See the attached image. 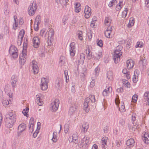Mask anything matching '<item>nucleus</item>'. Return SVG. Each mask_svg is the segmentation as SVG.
I'll use <instances>...</instances> for the list:
<instances>
[{
	"label": "nucleus",
	"mask_w": 149,
	"mask_h": 149,
	"mask_svg": "<svg viewBox=\"0 0 149 149\" xmlns=\"http://www.w3.org/2000/svg\"><path fill=\"white\" fill-rule=\"evenodd\" d=\"M95 101V98L94 95H90L89 97H87L85 99V102L83 104V109L86 112L89 111V105L91 103H94Z\"/></svg>",
	"instance_id": "obj_1"
},
{
	"label": "nucleus",
	"mask_w": 149,
	"mask_h": 149,
	"mask_svg": "<svg viewBox=\"0 0 149 149\" xmlns=\"http://www.w3.org/2000/svg\"><path fill=\"white\" fill-rule=\"evenodd\" d=\"M16 116L12 113L7 115L6 123V125L8 128L11 127L16 121Z\"/></svg>",
	"instance_id": "obj_2"
},
{
	"label": "nucleus",
	"mask_w": 149,
	"mask_h": 149,
	"mask_svg": "<svg viewBox=\"0 0 149 149\" xmlns=\"http://www.w3.org/2000/svg\"><path fill=\"white\" fill-rule=\"evenodd\" d=\"M122 47L119 45L117 47L115 51L113 58L114 62L116 63H117L120 61V58L122 54V52L120 51L122 50Z\"/></svg>",
	"instance_id": "obj_3"
},
{
	"label": "nucleus",
	"mask_w": 149,
	"mask_h": 149,
	"mask_svg": "<svg viewBox=\"0 0 149 149\" xmlns=\"http://www.w3.org/2000/svg\"><path fill=\"white\" fill-rule=\"evenodd\" d=\"M26 45L25 46L24 44L22 53L20 54L19 57V63L21 65H24L26 61Z\"/></svg>",
	"instance_id": "obj_4"
},
{
	"label": "nucleus",
	"mask_w": 149,
	"mask_h": 149,
	"mask_svg": "<svg viewBox=\"0 0 149 149\" xmlns=\"http://www.w3.org/2000/svg\"><path fill=\"white\" fill-rule=\"evenodd\" d=\"M59 101L57 99H55L50 104V109L52 111H55L58 109L59 106Z\"/></svg>",
	"instance_id": "obj_5"
},
{
	"label": "nucleus",
	"mask_w": 149,
	"mask_h": 149,
	"mask_svg": "<svg viewBox=\"0 0 149 149\" xmlns=\"http://www.w3.org/2000/svg\"><path fill=\"white\" fill-rule=\"evenodd\" d=\"M17 49L15 46H11L9 49L10 54L14 58H15L17 57Z\"/></svg>",
	"instance_id": "obj_6"
},
{
	"label": "nucleus",
	"mask_w": 149,
	"mask_h": 149,
	"mask_svg": "<svg viewBox=\"0 0 149 149\" xmlns=\"http://www.w3.org/2000/svg\"><path fill=\"white\" fill-rule=\"evenodd\" d=\"M48 79L45 78H42L41 79V88L42 90H45L48 88Z\"/></svg>",
	"instance_id": "obj_7"
},
{
	"label": "nucleus",
	"mask_w": 149,
	"mask_h": 149,
	"mask_svg": "<svg viewBox=\"0 0 149 149\" xmlns=\"http://www.w3.org/2000/svg\"><path fill=\"white\" fill-rule=\"evenodd\" d=\"M35 3H33L31 5H30L29 8L28 12L29 15L32 16L35 13L36 8Z\"/></svg>",
	"instance_id": "obj_8"
},
{
	"label": "nucleus",
	"mask_w": 149,
	"mask_h": 149,
	"mask_svg": "<svg viewBox=\"0 0 149 149\" xmlns=\"http://www.w3.org/2000/svg\"><path fill=\"white\" fill-rule=\"evenodd\" d=\"M91 8L88 6H85L84 11V13L85 14V17L86 18H88L90 17L91 14Z\"/></svg>",
	"instance_id": "obj_9"
},
{
	"label": "nucleus",
	"mask_w": 149,
	"mask_h": 149,
	"mask_svg": "<svg viewBox=\"0 0 149 149\" xmlns=\"http://www.w3.org/2000/svg\"><path fill=\"white\" fill-rule=\"evenodd\" d=\"M24 33L25 31L23 29L21 30L19 32L18 38L17 43L18 45H21L22 41L24 36Z\"/></svg>",
	"instance_id": "obj_10"
},
{
	"label": "nucleus",
	"mask_w": 149,
	"mask_h": 149,
	"mask_svg": "<svg viewBox=\"0 0 149 149\" xmlns=\"http://www.w3.org/2000/svg\"><path fill=\"white\" fill-rule=\"evenodd\" d=\"M40 16H37L35 19V24L34 26V29L35 31H37L38 30V24L40 22Z\"/></svg>",
	"instance_id": "obj_11"
},
{
	"label": "nucleus",
	"mask_w": 149,
	"mask_h": 149,
	"mask_svg": "<svg viewBox=\"0 0 149 149\" xmlns=\"http://www.w3.org/2000/svg\"><path fill=\"white\" fill-rule=\"evenodd\" d=\"M32 63L33 73L35 74H36L38 73L39 70L38 65H37V63L35 61L33 60L32 61Z\"/></svg>",
	"instance_id": "obj_12"
},
{
	"label": "nucleus",
	"mask_w": 149,
	"mask_h": 149,
	"mask_svg": "<svg viewBox=\"0 0 149 149\" xmlns=\"http://www.w3.org/2000/svg\"><path fill=\"white\" fill-rule=\"evenodd\" d=\"M40 39L38 37H34L33 38V46L35 48L38 47L40 44Z\"/></svg>",
	"instance_id": "obj_13"
},
{
	"label": "nucleus",
	"mask_w": 149,
	"mask_h": 149,
	"mask_svg": "<svg viewBox=\"0 0 149 149\" xmlns=\"http://www.w3.org/2000/svg\"><path fill=\"white\" fill-rule=\"evenodd\" d=\"M127 66L128 69H131L133 68L134 64V61L131 59L128 60L126 62Z\"/></svg>",
	"instance_id": "obj_14"
},
{
	"label": "nucleus",
	"mask_w": 149,
	"mask_h": 149,
	"mask_svg": "<svg viewBox=\"0 0 149 149\" xmlns=\"http://www.w3.org/2000/svg\"><path fill=\"white\" fill-rule=\"evenodd\" d=\"M17 79L15 75H13L11 77V85L13 88L16 87L17 84Z\"/></svg>",
	"instance_id": "obj_15"
},
{
	"label": "nucleus",
	"mask_w": 149,
	"mask_h": 149,
	"mask_svg": "<svg viewBox=\"0 0 149 149\" xmlns=\"http://www.w3.org/2000/svg\"><path fill=\"white\" fill-rule=\"evenodd\" d=\"M108 139V138L107 136L103 137L101 141L102 144V147L103 148L105 149L107 145V141Z\"/></svg>",
	"instance_id": "obj_16"
},
{
	"label": "nucleus",
	"mask_w": 149,
	"mask_h": 149,
	"mask_svg": "<svg viewBox=\"0 0 149 149\" xmlns=\"http://www.w3.org/2000/svg\"><path fill=\"white\" fill-rule=\"evenodd\" d=\"M75 43L73 42L71 43L70 45V46L71 48L70 50V55L72 56H74L75 55Z\"/></svg>",
	"instance_id": "obj_17"
},
{
	"label": "nucleus",
	"mask_w": 149,
	"mask_h": 149,
	"mask_svg": "<svg viewBox=\"0 0 149 149\" xmlns=\"http://www.w3.org/2000/svg\"><path fill=\"white\" fill-rule=\"evenodd\" d=\"M89 127V124L87 123H84L82 125L81 132L85 133L87 131V129Z\"/></svg>",
	"instance_id": "obj_18"
},
{
	"label": "nucleus",
	"mask_w": 149,
	"mask_h": 149,
	"mask_svg": "<svg viewBox=\"0 0 149 149\" xmlns=\"http://www.w3.org/2000/svg\"><path fill=\"white\" fill-rule=\"evenodd\" d=\"M112 88L109 87L107 89H105L103 91L102 94L104 96H107L112 91Z\"/></svg>",
	"instance_id": "obj_19"
},
{
	"label": "nucleus",
	"mask_w": 149,
	"mask_h": 149,
	"mask_svg": "<svg viewBox=\"0 0 149 149\" xmlns=\"http://www.w3.org/2000/svg\"><path fill=\"white\" fill-rule=\"evenodd\" d=\"M143 139L147 144L149 143V134L148 133L145 132L143 134Z\"/></svg>",
	"instance_id": "obj_20"
},
{
	"label": "nucleus",
	"mask_w": 149,
	"mask_h": 149,
	"mask_svg": "<svg viewBox=\"0 0 149 149\" xmlns=\"http://www.w3.org/2000/svg\"><path fill=\"white\" fill-rule=\"evenodd\" d=\"M111 26H108L107 30L104 32L105 35L107 38H110V34L111 31Z\"/></svg>",
	"instance_id": "obj_21"
},
{
	"label": "nucleus",
	"mask_w": 149,
	"mask_h": 149,
	"mask_svg": "<svg viewBox=\"0 0 149 149\" xmlns=\"http://www.w3.org/2000/svg\"><path fill=\"white\" fill-rule=\"evenodd\" d=\"M26 125L24 124H21L19 125L18 128V132H22L25 130Z\"/></svg>",
	"instance_id": "obj_22"
},
{
	"label": "nucleus",
	"mask_w": 149,
	"mask_h": 149,
	"mask_svg": "<svg viewBox=\"0 0 149 149\" xmlns=\"http://www.w3.org/2000/svg\"><path fill=\"white\" fill-rule=\"evenodd\" d=\"M90 141V137L88 136H85L82 140V144L84 145H87L89 143Z\"/></svg>",
	"instance_id": "obj_23"
},
{
	"label": "nucleus",
	"mask_w": 149,
	"mask_h": 149,
	"mask_svg": "<svg viewBox=\"0 0 149 149\" xmlns=\"http://www.w3.org/2000/svg\"><path fill=\"white\" fill-rule=\"evenodd\" d=\"M143 99L145 102H147V103L149 105V92H146L144 93Z\"/></svg>",
	"instance_id": "obj_24"
},
{
	"label": "nucleus",
	"mask_w": 149,
	"mask_h": 149,
	"mask_svg": "<svg viewBox=\"0 0 149 149\" xmlns=\"http://www.w3.org/2000/svg\"><path fill=\"white\" fill-rule=\"evenodd\" d=\"M102 56V52L101 51L97 52L95 55L94 59L96 60H98Z\"/></svg>",
	"instance_id": "obj_25"
},
{
	"label": "nucleus",
	"mask_w": 149,
	"mask_h": 149,
	"mask_svg": "<svg viewBox=\"0 0 149 149\" xmlns=\"http://www.w3.org/2000/svg\"><path fill=\"white\" fill-rule=\"evenodd\" d=\"M85 55L83 53H81L80 54L79 60H78L79 62L81 64H82L84 61Z\"/></svg>",
	"instance_id": "obj_26"
},
{
	"label": "nucleus",
	"mask_w": 149,
	"mask_h": 149,
	"mask_svg": "<svg viewBox=\"0 0 149 149\" xmlns=\"http://www.w3.org/2000/svg\"><path fill=\"white\" fill-rule=\"evenodd\" d=\"M111 22V20L108 17H106L104 21V24L107 26H111L110 24Z\"/></svg>",
	"instance_id": "obj_27"
},
{
	"label": "nucleus",
	"mask_w": 149,
	"mask_h": 149,
	"mask_svg": "<svg viewBox=\"0 0 149 149\" xmlns=\"http://www.w3.org/2000/svg\"><path fill=\"white\" fill-rule=\"evenodd\" d=\"M5 91L7 95L10 98H12L13 97V93H10V88L8 87H6L5 88Z\"/></svg>",
	"instance_id": "obj_28"
},
{
	"label": "nucleus",
	"mask_w": 149,
	"mask_h": 149,
	"mask_svg": "<svg viewBox=\"0 0 149 149\" xmlns=\"http://www.w3.org/2000/svg\"><path fill=\"white\" fill-rule=\"evenodd\" d=\"M134 143V141L132 139H130L128 140L126 142V145L127 146H130L131 147L133 146Z\"/></svg>",
	"instance_id": "obj_29"
},
{
	"label": "nucleus",
	"mask_w": 149,
	"mask_h": 149,
	"mask_svg": "<svg viewBox=\"0 0 149 149\" xmlns=\"http://www.w3.org/2000/svg\"><path fill=\"white\" fill-rule=\"evenodd\" d=\"M72 141L75 143L78 142V136L77 133L74 134L72 136Z\"/></svg>",
	"instance_id": "obj_30"
},
{
	"label": "nucleus",
	"mask_w": 149,
	"mask_h": 149,
	"mask_svg": "<svg viewBox=\"0 0 149 149\" xmlns=\"http://www.w3.org/2000/svg\"><path fill=\"white\" fill-rule=\"evenodd\" d=\"M120 111L122 112H124L125 111V106L124 103L122 102L120 104V106L119 107Z\"/></svg>",
	"instance_id": "obj_31"
},
{
	"label": "nucleus",
	"mask_w": 149,
	"mask_h": 149,
	"mask_svg": "<svg viewBox=\"0 0 149 149\" xmlns=\"http://www.w3.org/2000/svg\"><path fill=\"white\" fill-rule=\"evenodd\" d=\"M134 19L133 17H131L130 19L129 22L128 24V27H131L134 25Z\"/></svg>",
	"instance_id": "obj_32"
},
{
	"label": "nucleus",
	"mask_w": 149,
	"mask_h": 149,
	"mask_svg": "<svg viewBox=\"0 0 149 149\" xmlns=\"http://www.w3.org/2000/svg\"><path fill=\"white\" fill-rule=\"evenodd\" d=\"M65 58L63 56H61L59 61V64L61 66H62L64 63Z\"/></svg>",
	"instance_id": "obj_33"
},
{
	"label": "nucleus",
	"mask_w": 149,
	"mask_h": 149,
	"mask_svg": "<svg viewBox=\"0 0 149 149\" xmlns=\"http://www.w3.org/2000/svg\"><path fill=\"white\" fill-rule=\"evenodd\" d=\"M57 2H59L63 5L66 6L68 3V0H57Z\"/></svg>",
	"instance_id": "obj_34"
},
{
	"label": "nucleus",
	"mask_w": 149,
	"mask_h": 149,
	"mask_svg": "<svg viewBox=\"0 0 149 149\" xmlns=\"http://www.w3.org/2000/svg\"><path fill=\"white\" fill-rule=\"evenodd\" d=\"M113 73L111 71H109L107 72V77L109 80H111L113 79Z\"/></svg>",
	"instance_id": "obj_35"
},
{
	"label": "nucleus",
	"mask_w": 149,
	"mask_h": 149,
	"mask_svg": "<svg viewBox=\"0 0 149 149\" xmlns=\"http://www.w3.org/2000/svg\"><path fill=\"white\" fill-rule=\"evenodd\" d=\"M54 35V31L53 29H49V31L48 32V38H51Z\"/></svg>",
	"instance_id": "obj_36"
},
{
	"label": "nucleus",
	"mask_w": 149,
	"mask_h": 149,
	"mask_svg": "<svg viewBox=\"0 0 149 149\" xmlns=\"http://www.w3.org/2000/svg\"><path fill=\"white\" fill-rule=\"evenodd\" d=\"M128 10V9L127 8H125L124 10L123 11L122 13V16L123 18H124L126 17Z\"/></svg>",
	"instance_id": "obj_37"
},
{
	"label": "nucleus",
	"mask_w": 149,
	"mask_h": 149,
	"mask_svg": "<svg viewBox=\"0 0 149 149\" xmlns=\"http://www.w3.org/2000/svg\"><path fill=\"white\" fill-rule=\"evenodd\" d=\"M77 34L78 35V38L81 40H83V35L82 32L81 31H78L77 32Z\"/></svg>",
	"instance_id": "obj_38"
},
{
	"label": "nucleus",
	"mask_w": 149,
	"mask_h": 149,
	"mask_svg": "<svg viewBox=\"0 0 149 149\" xmlns=\"http://www.w3.org/2000/svg\"><path fill=\"white\" fill-rule=\"evenodd\" d=\"M65 77V81L66 82H68L69 81V76L68 75V71L65 70L64 71Z\"/></svg>",
	"instance_id": "obj_39"
},
{
	"label": "nucleus",
	"mask_w": 149,
	"mask_h": 149,
	"mask_svg": "<svg viewBox=\"0 0 149 149\" xmlns=\"http://www.w3.org/2000/svg\"><path fill=\"white\" fill-rule=\"evenodd\" d=\"M29 109V108L26 107V109H24L22 111V113L25 116H26V117H27V116L28 115Z\"/></svg>",
	"instance_id": "obj_40"
},
{
	"label": "nucleus",
	"mask_w": 149,
	"mask_h": 149,
	"mask_svg": "<svg viewBox=\"0 0 149 149\" xmlns=\"http://www.w3.org/2000/svg\"><path fill=\"white\" fill-rule=\"evenodd\" d=\"M123 83V84H125L126 85L127 87H130V84L128 81L125 79H123L122 80Z\"/></svg>",
	"instance_id": "obj_41"
},
{
	"label": "nucleus",
	"mask_w": 149,
	"mask_h": 149,
	"mask_svg": "<svg viewBox=\"0 0 149 149\" xmlns=\"http://www.w3.org/2000/svg\"><path fill=\"white\" fill-rule=\"evenodd\" d=\"M116 3V0H111L108 5L109 7H111L113 6L114 4H115Z\"/></svg>",
	"instance_id": "obj_42"
},
{
	"label": "nucleus",
	"mask_w": 149,
	"mask_h": 149,
	"mask_svg": "<svg viewBox=\"0 0 149 149\" xmlns=\"http://www.w3.org/2000/svg\"><path fill=\"white\" fill-rule=\"evenodd\" d=\"M76 108L75 107H71L70 109L69 110V112L71 114L73 112L75 111Z\"/></svg>",
	"instance_id": "obj_43"
},
{
	"label": "nucleus",
	"mask_w": 149,
	"mask_h": 149,
	"mask_svg": "<svg viewBox=\"0 0 149 149\" xmlns=\"http://www.w3.org/2000/svg\"><path fill=\"white\" fill-rule=\"evenodd\" d=\"M122 2H120L119 5H117L116 6V10L117 11H119L120 10L122 7Z\"/></svg>",
	"instance_id": "obj_44"
},
{
	"label": "nucleus",
	"mask_w": 149,
	"mask_h": 149,
	"mask_svg": "<svg viewBox=\"0 0 149 149\" xmlns=\"http://www.w3.org/2000/svg\"><path fill=\"white\" fill-rule=\"evenodd\" d=\"M143 43L141 42H138L135 46L136 48L141 47H142Z\"/></svg>",
	"instance_id": "obj_45"
},
{
	"label": "nucleus",
	"mask_w": 149,
	"mask_h": 149,
	"mask_svg": "<svg viewBox=\"0 0 149 149\" xmlns=\"http://www.w3.org/2000/svg\"><path fill=\"white\" fill-rule=\"evenodd\" d=\"M37 103L38 105L40 106H42L43 104V101L41 99L37 100Z\"/></svg>",
	"instance_id": "obj_46"
},
{
	"label": "nucleus",
	"mask_w": 149,
	"mask_h": 149,
	"mask_svg": "<svg viewBox=\"0 0 149 149\" xmlns=\"http://www.w3.org/2000/svg\"><path fill=\"white\" fill-rule=\"evenodd\" d=\"M2 104L4 106H6L9 104V102L8 100H5L3 101Z\"/></svg>",
	"instance_id": "obj_47"
},
{
	"label": "nucleus",
	"mask_w": 149,
	"mask_h": 149,
	"mask_svg": "<svg viewBox=\"0 0 149 149\" xmlns=\"http://www.w3.org/2000/svg\"><path fill=\"white\" fill-rule=\"evenodd\" d=\"M18 27V23L17 21L15 22L13 24V29L14 30H16Z\"/></svg>",
	"instance_id": "obj_48"
},
{
	"label": "nucleus",
	"mask_w": 149,
	"mask_h": 149,
	"mask_svg": "<svg viewBox=\"0 0 149 149\" xmlns=\"http://www.w3.org/2000/svg\"><path fill=\"white\" fill-rule=\"evenodd\" d=\"M56 86L58 88L60 87L61 86V81H59V80H57L56 81Z\"/></svg>",
	"instance_id": "obj_49"
},
{
	"label": "nucleus",
	"mask_w": 149,
	"mask_h": 149,
	"mask_svg": "<svg viewBox=\"0 0 149 149\" xmlns=\"http://www.w3.org/2000/svg\"><path fill=\"white\" fill-rule=\"evenodd\" d=\"M69 130V126L68 124H66L64 127V131L66 133Z\"/></svg>",
	"instance_id": "obj_50"
},
{
	"label": "nucleus",
	"mask_w": 149,
	"mask_h": 149,
	"mask_svg": "<svg viewBox=\"0 0 149 149\" xmlns=\"http://www.w3.org/2000/svg\"><path fill=\"white\" fill-rule=\"evenodd\" d=\"M115 102L117 106H118L120 103L119 100V97L118 96H117L116 97L115 99Z\"/></svg>",
	"instance_id": "obj_51"
},
{
	"label": "nucleus",
	"mask_w": 149,
	"mask_h": 149,
	"mask_svg": "<svg viewBox=\"0 0 149 149\" xmlns=\"http://www.w3.org/2000/svg\"><path fill=\"white\" fill-rule=\"evenodd\" d=\"M133 81L134 83H136L138 81V76H136V75H134V77H133Z\"/></svg>",
	"instance_id": "obj_52"
},
{
	"label": "nucleus",
	"mask_w": 149,
	"mask_h": 149,
	"mask_svg": "<svg viewBox=\"0 0 149 149\" xmlns=\"http://www.w3.org/2000/svg\"><path fill=\"white\" fill-rule=\"evenodd\" d=\"M137 95L135 94L133 95L132 97V99L134 101V102H136L137 100Z\"/></svg>",
	"instance_id": "obj_53"
},
{
	"label": "nucleus",
	"mask_w": 149,
	"mask_h": 149,
	"mask_svg": "<svg viewBox=\"0 0 149 149\" xmlns=\"http://www.w3.org/2000/svg\"><path fill=\"white\" fill-rule=\"evenodd\" d=\"M97 44L100 47H102L103 45L102 41L101 40H98L97 42Z\"/></svg>",
	"instance_id": "obj_54"
},
{
	"label": "nucleus",
	"mask_w": 149,
	"mask_h": 149,
	"mask_svg": "<svg viewBox=\"0 0 149 149\" xmlns=\"http://www.w3.org/2000/svg\"><path fill=\"white\" fill-rule=\"evenodd\" d=\"M95 80L94 79H93L92 81L90 83V86L92 88L93 87V86H94L95 85Z\"/></svg>",
	"instance_id": "obj_55"
},
{
	"label": "nucleus",
	"mask_w": 149,
	"mask_h": 149,
	"mask_svg": "<svg viewBox=\"0 0 149 149\" xmlns=\"http://www.w3.org/2000/svg\"><path fill=\"white\" fill-rule=\"evenodd\" d=\"M53 138L52 139V140L54 142H56L57 141V138L56 136H55V133L53 132Z\"/></svg>",
	"instance_id": "obj_56"
},
{
	"label": "nucleus",
	"mask_w": 149,
	"mask_h": 149,
	"mask_svg": "<svg viewBox=\"0 0 149 149\" xmlns=\"http://www.w3.org/2000/svg\"><path fill=\"white\" fill-rule=\"evenodd\" d=\"M140 73V71L139 70H136L134 73V75H136V76H138Z\"/></svg>",
	"instance_id": "obj_57"
},
{
	"label": "nucleus",
	"mask_w": 149,
	"mask_h": 149,
	"mask_svg": "<svg viewBox=\"0 0 149 149\" xmlns=\"http://www.w3.org/2000/svg\"><path fill=\"white\" fill-rule=\"evenodd\" d=\"M49 38H48V40H47V42L48 45H51L52 44V41L51 40L52 39L51 38H50V39H49Z\"/></svg>",
	"instance_id": "obj_58"
},
{
	"label": "nucleus",
	"mask_w": 149,
	"mask_h": 149,
	"mask_svg": "<svg viewBox=\"0 0 149 149\" xmlns=\"http://www.w3.org/2000/svg\"><path fill=\"white\" fill-rule=\"evenodd\" d=\"M99 69L97 67L95 68V75H98V74H98V72H99Z\"/></svg>",
	"instance_id": "obj_59"
},
{
	"label": "nucleus",
	"mask_w": 149,
	"mask_h": 149,
	"mask_svg": "<svg viewBox=\"0 0 149 149\" xmlns=\"http://www.w3.org/2000/svg\"><path fill=\"white\" fill-rule=\"evenodd\" d=\"M139 127L138 125H134L132 127V130L134 131H135L136 129H137Z\"/></svg>",
	"instance_id": "obj_60"
},
{
	"label": "nucleus",
	"mask_w": 149,
	"mask_h": 149,
	"mask_svg": "<svg viewBox=\"0 0 149 149\" xmlns=\"http://www.w3.org/2000/svg\"><path fill=\"white\" fill-rule=\"evenodd\" d=\"M145 4L146 7L149 8V0H145Z\"/></svg>",
	"instance_id": "obj_61"
},
{
	"label": "nucleus",
	"mask_w": 149,
	"mask_h": 149,
	"mask_svg": "<svg viewBox=\"0 0 149 149\" xmlns=\"http://www.w3.org/2000/svg\"><path fill=\"white\" fill-rule=\"evenodd\" d=\"M93 57V56L92 55V54L91 53L89 54H88L87 55V58L88 59H90Z\"/></svg>",
	"instance_id": "obj_62"
},
{
	"label": "nucleus",
	"mask_w": 149,
	"mask_h": 149,
	"mask_svg": "<svg viewBox=\"0 0 149 149\" xmlns=\"http://www.w3.org/2000/svg\"><path fill=\"white\" fill-rule=\"evenodd\" d=\"M33 123H31L30 124V123L29 126V130L31 131H33Z\"/></svg>",
	"instance_id": "obj_63"
},
{
	"label": "nucleus",
	"mask_w": 149,
	"mask_h": 149,
	"mask_svg": "<svg viewBox=\"0 0 149 149\" xmlns=\"http://www.w3.org/2000/svg\"><path fill=\"white\" fill-rule=\"evenodd\" d=\"M19 22L20 25H22L24 23L23 19L22 18L19 19Z\"/></svg>",
	"instance_id": "obj_64"
}]
</instances>
